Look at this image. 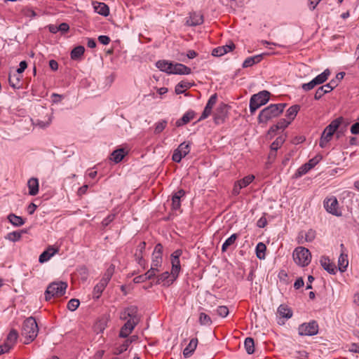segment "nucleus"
<instances>
[{
    "label": "nucleus",
    "mask_w": 359,
    "mask_h": 359,
    "mask_svg": "<svg viewBox=\"0 0 359 359\" xmlns=\"http://www.w3.org/2000/svg\"><path fill=\"white\" fill-rule=\"evenodd\" d=\"M67 287V284L65 282H53L50 283L46 292L45 299L48 302L52 298L60 297L65 294Z\"/></svg>",
    "instance_id": "4"
},
{
    "label": "nucleus",
    "mask_w": 359,
    "mask_h": 359,
    "mask_svg": "<svg viewBox=\"0 0 359 359\" xmlns=\"http://www.w3.org/2000/svg\"><path fill=\"white\" fill-rule=\"evenodd\" d=\"M25 231H13L11 233H9L7 236V238L10 241H12L13 242L19 241L21 237L22 234L25 233Z\"/></svg>",
    "instance_id": "51"
},
{
    "label": "nucleus",
    "mask_w": 359,
    "mask_h": 359,
    "mask_svg": "<svg viewBox=\"0 0 359 359\" xmlns=\"http://www.w3.org/2000/svg\"><path fill=\"white\" fill-rule=\"evenodd\" d=\"M167 126V121L165 120H162L158 123H156V127L154 130V133L156 134L161 133L166 127Z\"/></svg>",
    "instance_id": "55"
},
{
    "label": "nucleus",
    "mask_w": 359,
    "mask_h": 359,
    "mask_svg": "<svg viewBox=\"0 0 359 359\" xmlns=\"http://www.w3.org/2000/svg\"><path fill=\"white\" fill-rule=\"evenodd\" d=\"M155 276H156L154 275V273H152L149 270H148L144 274L136 276L134 278L133 281L135 283H140L145 282L148 280H151Z\"/></svg>",
    "instance_id": "37"
},
{
    "label": "nucleus",
    "mask_w": 359,
    "mask_h": 359,
    "mask_svg": "<svg viewBox=\"0 0 359 359\" xmlns=\"http://www.w3.org/2000/svg\"><path fill=\"white\" fill-rule=\"evenodd\" d=\"M80 302L77 299H72L67 303V309L72 311H75L79 306Z\"/></svg>",
    "instance_id": "54"
},
{
    "label": "nucleus",
    "mask_w": 359,
    "mask_h": 359,
    "mask_svg": "<svg viewBox=\"0 0 359 359\" xmlns=\"http://www.w3.org/2000/svg\"><path fill=\"white\" fill-rule=\"evenodd\" d=\"M76 273L82 281H86L88 279L89 275L88 269L84 265L79 266L76 269Z\"/></svg>",
    "instance_id": "41"
},
{
    "label": "nucleus",
    "mask_w": 359,
    "mask_h": 359,
    "mask_svg": "<svg viewBox=\"0 0 359 359\" xmlns=\"http://www.w3.org/2000/svg\"><path fill=\"white\" fill-rule=\"evenodd\" d=\"M222 47L223 48V53L226 54L232 51L235 48V45L233 43L231 42L229 44H226Z\"/></svg>",
    "instance_id": "62"
},
{
    "label": "nucleus",
    "mask_w": 359,
    "mask_h": 359,
    "mask_svg": "<svg viewBox=\"0 0 359 359\" xmlns=\"http://www.w3.org/2000/svg\"><path fill=\"white\" fill-rule=\"evenodd\" d=\"M321 266L325 270H326L330 274H335L337 272V268L333 262H330L329 257L323 256L320 260Z\"/></svg>",
    "instance_id": "19"
},
{
    "label": "nucleus",
    "mask_w": 359,
    "mask_h": 359,
    "mask_svg": "<svg viewBox=\"0 0 359 359\" xmlns=\"http://www.w3.org/2000/svg\"><path fill=\"white\" fill-rule=\"evenodd\" d=\"M343 117H338L333 120L323 130L319 145L321 148H325L327 143L332 140L334 133L337 130L340 125L343 123Z\"/></svg>",
    "instance_id": "3"
},
{
    "label": "nucleus",
    "mask_w": 359,
    "mask_h": 359,
    "mask_svg": "<svg viewBox=\"0 0 359 359\" xmlns=\"http://www.w3.org/2000/svg\"><path fill=\"white\" fill-rule=\"evenodd\" d=\"M177 150L179 151L184 156H186L190 151V144L187 142H184L179 145Z\"/></svg>",
    "instance_id": "49"
},
{
    "label": "nucleus",
    "mask_w": 359,
    "mask_h": 359,
    "mask_svg": "<svg viewBox=\"0 0 359 359\" xmlns=\"http://www.w3.org/2000/svg\"><path fill=\"white\" fill-rule=\"evenodd\" d=\"M278 313L280 317L285 318L287 319L290 318L293 314L292 309L286 304H280L278 306Z\"/></svg>",
    "instance_id": "27"
},
{
    "label": "nucleus",
    "mask_w": 359,
    "mask_h": 359,
    "mask_svg": "<svg viewBox=\"0 0 359 359\" xmlns=\"http://www.w3.org/2000/svg\"><path fill=\"white\" fill-rule=\"evenodd\" d=\"M29 194L36 196L39 192V181H27Z\"/></svg>",
    "instance_id": "46"
},
{
    "label": "nucleus",
    "mask_w": 359,
    "mask_h": 359,
    "mask_svg": "<svg viewBox=\"0 0 359 359\" xmlns=\"http://www.w3.org/2000/svg\"><path fill=\"white\" fill-rule=\"evenodd\" d=\"M69 29V25L66 22H62L60 25H58V31L61 32V34L67 33Z\"/></svg>",
    "instance_id": "59"
},
{
    "label": "nucleus",
    "mask_w": 359,
    "mask_h": 359,
    "mask_svg": "<svg viewBox=\"0 0 359 359\" xmlns=\"http://www.w3.org/2000/svg\"><path fill=\"white\" fill-rule=\"evenodd\" d=\"M163 246L161 243H157L151 255V264L149 271L154 273L156 276V273L160 271V268L163 263Z\"/></svg>",
    "instance_id": "7"
},
{
    "label": "nucleus",
    "mask_w": 359,
    "mask_h": 359,
    "mask_svg": "<svg viewBox=\"0 0 359 359\" xmlns=\"http://www.w3.org/2000/svg\"><path fill=\"white\" fill-rule=\"evenodd\" d=\"M191 87V83H189L188 81H182L175 86V93L177 95L182 94V93H184V91L187 89H189Z\"/></svg>",
    "instance_id": "43"
},
{
    "label": "nucleus",
    "mask_w": 359,
    "mask_h": 359,
    "mask_svg": "<svg viewBox=\"0 0 359 359\" xmlns=\"http://www.w3.org/2000/svg\"><path fill=\"white\" fill-rule=\"evenodd\" d=\"M203 15L201 13H191L187 23L191 26H197L203 22Z\"/></svg>",
    "instance_id": "23"
},
{
    "label": "nucleus",
    "mask_w": 359,
    "mask_h": 359,
    "mask_svg": "<svg viewBox=\"0 0 359 359\" xmlns=\"http://www.w3.org/2000/svg\"><path fill=\"white\" fill-rule=\"evenodd\" d=\"M238 237V235L237 233H233L229 238H228L222 246V251L223 252H226L231 245L235 243Z\"/></svg>",
    "instance_id": "42"
},
{
    "label": "nucleus",
    "mask_w": 359,
    "mask_h": 359,
    "mask_svg": "<svg viewBox=\"0 0 359 359\" xmlns=\"http://www.w3.org/2000/svg\"><path fill=\"white\" fill-rule=\"evenodd\" d=\"M294 262L300 266H308L311 260L310 251L304 247H297L292 253Z\"/></svg>",
    "instance_id": "5"
},
{
    "label": "nucleus",
    "mask_w": 359,
    "mask_h": 359,
    "mask_svg": "<svg viewBox=\"0 0 359 359\" xmlns=\"http://www.w3.org/2000/svg\"><path fill=\"white\" fill-rule=\"evenodd\" d=\"M131 342V340L126 339L122 344H120L114 348L113 353L116 355L121 354L128 349Z\"/></svg>",
    "instance_id": "38"
},
{
    "label": "nucleus",
    "mask_w": 359,
    "mask_h": 359,
    "mask_svg": "<svg viewBox=\"0 0 359 359\" xmlns=\"http://www.w3.org/2000/svg\"><path fill=\"white\" fill-rule=\"evenodd\" d=\"M136 325H137L135 324V323L126 321V323L121 327L118 336L121 338L128 337L131 334Z\"/></svg>",
    "instance_id": "21"
},
{
    "label": "nucleus",
    "mask_w": 359,
    "mask_h": 359,
    "mask_svg": "<svg viewBox=\"0 0 359 359\" xmlns=\"http://www.w3.org/2000/svg\"><path fill=\"white\" fill-rule=\"evenodd\" d=\"M300 109V107L297 104L291 106L286 111V117L290 121V122L294 119L298 111Z\"/></svg>",
    "instance_id": "40"
},
{
    "label": "nucleus",
    "mask_w": 359,
    "mask_h": 359,
    "mask_svg": "<svg viewBox=\"0 0 359 359\" xmlns=\"http://www.w3.org/2000/svg\"><path fill=\"white\" fill-rule=\"evenodd\" d=\"M332 90L329 89V86L326 85H323L319 87L316 93L314 95V99L316 100H320L325 94L331 92Z\"/></svg>",
    "instance_id": "44"
},
{
    "label": "nucleus",
    "mask_w": 359,
    "mask_h": 359,
    "mask_svg": "<svg viewBox=\"0 0 359 359\" xmlns=\"http://www.w3.org/2000/svg\"><path fill=\"white\" fill-rule=\"evenodd\" d=\"M18 337V332L13 329L8 333L4 345L6 346V351H10L15 344Z\"/></svg>",
    "instance_id": "17"
},
{
    "label": "nucleus",
    "mask_w": 359,
    "mask_h": 359,
    "mask_svg": "<svg viewBox=\"0 0 359 359\" xmlns=\"http://www.w3.org/2000/svg\"><path fill=\"white\" fill-rule=\"evenodd\" d=\"M245 348L248 354H252L255 352V341L252 337H247L244 342Z\"/></svg>",
    "instance_id": "45"
},
{
    "label": "nucleus",
    "mask_w": 359,
    "mask_h": 359,
    "mask_svg": "<svg viewBox=\"0 0 359 359\" xmlns=\"http://www.w3.org/2000/svg\"><path fill=\"white\" fill-rule=\"evenodd\" d=\"M351 133L354 135L359 134V123L358 122H357L351 126Z\"/></svg>",
    "instance_id": "64"
},
{
    "label": "nucleus",
    "mask_w": 359,
    "mask_h": 359,
    "mask_svg": "<svg viewBox=\"0 0 359 359\" xmlns=\"http://www.w3.org/2000/svg\"><path fill=\"white\" fill-rule=\"evenodd\" d=\"M172 63L167 60H158L156 64L158 69L168 74H171L170 71L172 70Z\"/></svg>",
    "instance_id": "29"
},
{
    "label": "nucleus",
    "mask_w": 359,
    "mask_h": 359,
    "mask_svg": "<svg viewBox=\"0 0 359 359\" xmlns=\"http://www.w3.org/2000/svg\"><path fill=\"white\" fill-rule=\"evenodd\" d=\"M182 250H177L171 254L172 270L171 273L175 278H177L181 270L180 257L182 255Z\"/></svg>",
    "instance_id": "10"
},
{
    "label": "nucleus",
    "mask_w": 359,
    "mask_h": 359,
    "mask_svg": "<svg viewBox=\"0 0 359 359\" xmlns=\"http://www.w3.org/2000/svg\"><path fill=\"white\" fill-rule=\"evenodd\" d=\"M183 157L184 156L176 149L172 154V158L175 162L179 163Z\"/></svg>",
    "instance_id": "60"
},
{
    "label": "nucleus",
    "mask_w": 359,
    "mask_h": 359,
    "mask_svg": "<svg viewBox=\"0 0 359 359\" xmlns=\"http://www.w3.org/2000/svg\"><path fill=\"white\" fill-rule=\"evenodd\" d=\"M126 154V152L123 149H118L111 153V159L115 163H118L122 161Z\"/></svg>",
    "instance_id": "39"
},
{
    "label": "nucleus",
    "mask_w": 359,
    "mask_h": 359,
    "mask_svg": "<svg viewBox=\"0 0 359 359\" xmlns=\"http://www.w3.org/2000/svg\"><path fill=\"white\" fill-rule=\"evenodd\" d=\"M146 248V242H140L137 246V249L135 253V260L137 263L142 266L144 269L146 268V261L144 259V253Z\"/></svg>",
    "instance_id": "12"
},
{
    "label": "nucleus",
    "mask_w": 359,
    "mask_h": 359,
    "mask_svg": "<svg viewBox=\"0 0 359 359\" xmlns=\"http://www.w3.org/2000/svg\"><path fill=\"white\" fill-rule=\"evenodd\" d=\"M85 52V48L82 46L75 47L71 52V58L74 60H81Z\"/></svg>",
    "instance_id": "33"
},
{
    "label": "nucleus",
    "mask_w": 359,
    "mask_h": 359,
    "mask_svg": "<svg viewBox=\"0 0 359 359\" xmlns=\"http://www.w3.org/2000/svg\"><path fill=\"white\" fill-rule=\"evenodd\" d=\"M252 181H236L234 184L232 194L237 196L240 194L241 189L248 187Z\"/></svg>",
    "instance_id": "35"
},
{
    "label": "nucleus",
    "mask_w": 359,
    "mask_h": 359,
    "mask_svg": "<svg viewBox=\"0 0 359 359\" xmlns=\"http://www.w3.org/2000/svg\"><path fill=\"white\" fill-rule=\"evenodd\" d=\"M316 86V83L313 79L309 83H303L302 85V88L304 91H309V90H312L313 88H314Z\"/></svg>",
    "instance_id": "57"
},
{
    "label": "nucleus",
    "mask_w": 359,
    "mask_h": 359,
    "mask_svg": "<svg viewBox=\"0 0 359 359\" xmlns=\"http://www.w3.org/2000/svg\"><path fill=\"white\" fill-rule=\"evenodd\" d=\"M322 159L321 156L317 155L313 158L310 159L307 164H309V166L311 167V169L313 168L316 165H317L320 161Z\"/></svg>",
    "instance_id": "58"
},
{
    "label": "nucleus",
    "mask_w": 359,
    "mask_h": 359,
    "mask_svg": "<svg viewBox=\"0 0 359 359\" xmlns=\"http://www.w3.org/2000/svg\"><path fill=\"white\" fill-rule=\"evenodd\" d=\"M290 121L285 118L279 120L276 125H273L269 128L268 131L269 135L275 134L278 130H284L290 124Z\"/></svg>",
    "instance_id": "22"
},
{
    "label": "nucleus",
    "mask_w": 359,
    "mask_h": 359,
    "mask_svg": "<svg viewBox=\"0 0 359 359\" xmlns=\"http://www.w3.org/2000/svg\"><path fill=\"white\" fill-rule=\"evenodd\" d=\"M8 82L10 86L13 88H19L20 79L18 77L17 74L9 75Z\"/></svg>",
    "instance_id": "48"
},
{
    "label": "nucleus",
    "mask_w": 359,
    "mask_h": 359,
    "mask_svg": "<svg viewBox=\"0 0 359 359\" xmlns=\"http://www.w3.org/2000/svg\"><path fill=\"white\" fill-rule=\"evenodd\" d=\"M115 218V215H109L106 218H104L102 222V224L103 226H108Z\"/></svg>",
    "instance_id": "61"
},
{
    "label": "nucleus",
    "mask_w": 359,
    "mask_h": 359,
    "mask_svg": "<svg viewBox=\"0 0 359 359\" xmlns=\"http://www.w3.org/2000/svg\"><path fill=\"white\" fill-rule=\"evenodd\" d=\"M285 139L283 136L278 137L271 144V155H276V151L283 145Z\"/></svg>",
    "instance_id": "30"
},
{
    "label": "nucleus",
    "mask_w": 359,
    "mask_h": 359,
    "mask_svg": "<svg viewBox=\"0 0 359 359\" xmlns=\"http://www.w3.org/2000/svg\"><path fill=\"white\" fill-rule=\"evenodd\" d=\"M107 284L100 280V282L93 288V298L94 299H98L102 295V293L107 287Z\"/></svg>",
    "instance_id": "28"
},
{
    "label": "nucleus",
    "mask_w": 359,
    "mask_h": 359,
    "mask_svg": "<svg viewBox=\"0 0 359 359\" xmlns=\"http://www.w3.org/2000/svg\"><path fill=\"white\" fill-rule=\"evenodd\" d=\"M311 170V167L309 166V164H307L306 163L305 164H304L303 165H302L297 171V172L295 173V177H302L303 175L306 174L308 172L309 170Z\"/></svg>",
    "instance_id": "53"
},
{
    "label": "nucleus",
    "mask_w": 359,
    "mask_h": 359,
    "mask_svg": "<svg viewBox=\"0 0 359 359\" xmlns=\"http://www.w3.org/2000/svg\"><path fill=\"white\" fill-rule=\"evenodd\" d=\"M263 55V54H260L246 58L243 63V67H250L254 65L255 64L259 63L262 60Z\"/></svg>",
    "instance_id": "26"
},
{
    "label": "nucleus",
    "mask_w": 359,
    "mask_h": 359,
    "mask_svg": "<svg viewBox=\"0 0 359 359\" xmlns=\"http://www.w3.org/2000/svg\"><path fill=\"white\" fill-rule=\"evenodd\" d=\"M39 327L36 320L29 317L27 318L22 325V335L25 338V344L32 341L37 336Z\"/></svg>",
    "instance_id": "2"
},
{
    "label": "nucleus",
    "mask_w": 359,
    "mask_h": 359,
    "mask_svg": "<svg viewBox=\"0 0 359 359\" xmlns=\"http://www.w3.org/2000/svg\"><path fill=\"white\" fill-rule=\"evenodd\" d=\"M8 221L15 226H20L25 224V219L13 213L8 216Z\"/></svg>",
    "instance_id": "36"
},
{
    "label": "nucleus",
    "mask_w": 359,
    "mask_h": 359,
    "mask_svg": "<svg viewBox=\"0 0 359 359\" xmlns=\"http://www.w3.org/2000/svg\"><path fill=\"white\" fill-rule=\"evenodd\" d=\"M185 191L182 189L174 193L172 196V210L181 212V198L185 196Z\"/></svg>",
    "instance_id": "16"
},
{
    "label": "nucleus",
    "mask_w": 359,
    "mask_h": 359,
    "mask_svg": "<svg viewBox=\"0 0 359 359\" xmlns=\"http://www.w3.org/2000/svg\"><path fill=\"white\" fill-rule=\"evenodd\" d=\"M216 313L219 316H220L222 318H225L228 316L229 311V309L227 306H219L217 308Z\"/></svg>",
    "instance_id": "52"
},
{
    "label": "nucleus",
    "mask_w": 359,
    "mask_h": 359,
    "mask_svg": "<svg viewBox=\"0 0 359 359\" xmlns=\"http://www.w3.org/2000/svg\"><path fill=\"white\" fill-rule=\"evenodd\" d=\"M199 323L202 325H210L212 323V320L206 313H201L199 315Z\"/></svg>",
    "instance_id": "50"
},
{
    "label": "nucleus",
    "mask_w": 359,
    "mask_h": 359,
    "mask_svg": "<svg viewBox=\"0 0 359 359\" xmlns=\"http://www.w3.org/2000/svg\"><path fill=\"white\" fill-rule=\"evenodd\" d=\"M171 74H181V75H188L191 74V69L189 67L181 64V63H175L172 65V70L170 71Z\"/></svg>",
    "instance_id": "18"
},
{
    "label": "nucleus",
    "mask_w": 359,
    "mask_h": 359,
    "mask_svg": "<svg viewBox=\"0 0 359 359\" xmlns=\"http://www.w3.org/2000/svg\"><path fill=\"white\" fill-rule=\"evenodd\" d=\"M196 113L193 110H189L187 111L181 118L178 119L176 123L175 126L177 127H181L184 125L187 124L189 123L191 120H193L195 118Z\"/></svg>",
    "instance_id": "20"
},
{
    "label": "nucleus",
    "mask_w": 359,
    "mask_h": 359,
    "mask_svg": "<svg viewBox=\"0 0 359 359\" xmlns=\"http://www.w3.org/2000/svg\"><path fill=\"white\" fill-rule=\"evenodd\" d=\"M115 271V265L111 264L110 266L107 269L106 271L104 272L102 279L100 280L103 283L108 285L109 282L110 281L112 276L114 275Z\"/></svg>",
    "instance_id": "34"
},
{
    "label": "nucleus",
    "mask_w": 359,
    "mask_h": 359,
    "mask_svg": "<svg viewBox=\"0 0 359 359\" xmlns=\"http://www.w3.org/2000/svg\"><path fill=\"white\" fill-rule=\"evenodd\" d=\"M217 100V95L216 93H215L214 95L210 96V97L208 100V102L205 107V109H204L201 117L198 120V122L205 119L211 114L212 109L213 107L215 105Z\"/></svg>",
    "instance_id": "11"
},
{
    "label": "nucleus",
    "mask_w": 359,
    "mask_h": 359,
    "mask_svg": "<svg viewBox=\"0 0 359 359\" xmlns=\"http://www.w3.org/2000/svg\"><path fill=\"white\" fill-rule=\"evenodd\" d=\"M58 252L59 248L50 245L40 255L39 262L41 264L46 262Z\"/></svg>",
    "instance_id": "15"
},
{
    "label": "nucleus",
    "mask_w": 359,
    "mask_h": 359,
    "mask_svg": "<svg viewBox=\"0 0 359 359\" xmlns=\"http://www.w3.org/2000/svg\"><path fill=\"white\" fill-rule=\"evenodd\" d=\"M266 246L263 243H259L256 246V255L259 259H264L265 258V252Z\"/></svg>",
    "instance_id": "47"
},
{
    "label": "nucleus",
    "mask_w": 359,
    "mask_h": 359,
    "mask_svg": "<svg viewBox=\"0 0 359 359\" xmlns=\"http://www.w3.org/2000/svg\"><path fill=\"white\" fill-rule=\"evenodd\" d=\"M177 279L173 276V274L165 271L158 275L156 277V284H163L164 286H170Z\"/></svg>",
    "instance_id": "14"
},
{
    "label": "nucleus",
    "mask_w": 359,
    "mask_h": 359,
    "mask_svg": "<svg viewBox=\"0 0 359 359\" xmlns=\"http://www.w3.org/2000/svg\"><path fill=\"white\" fill-rule=\"evenodd\" d=\"M305 233V241L306 242H311L313 241L316 238V231L313 229H309L307 232Z\"/></svg>",
    "instance_id": "56"
},
{
    "label": "nucleus",
    "mask_w": 359,
    "mask_h": 359,
    "mask_svg": "<svg viewBox=\"0 0 359 359\" xmlns=\"http://www.w3.org/2000/svg\"><path fill=\"white\" fill-rule=\"evenodd\" d=\"M348 265V256L346 254L341 253L338 259V267L341 272L346 271Z\"/></svg>",
    "instance_id": "31"
},
{
    "label": "nucleus",
    "mask_w": 359,
    "mask_h": 359,
    "mask_svg": "<svg viewBox=\"0 0 359 359\" xmlns=\"http://www.w3.org/2000/svg\"><path fill=\"white\" fill-rule=\"evenodd\" d=\"M286 104H271L263 109L259 116V123H266L269 120L278 116L284 110Z\"/></svg>",
    "instance_id": "1"
},
{
    "label": "nucleus",
    "mask_w": 359,
    "mask_h": 359,
    "mask_svg": "<svg viewBox=\"0 0 359 359\" xmlns=\"http://www.w3.org/2000/svg\"><path fill=\"white\" fill-rule=\"evenodd\" d=\"M324 206L330 213L337 216L341 215V212L338 210V201L335 197L325 201Z\"/></svg>",
    "instance_id": "13"
},
{
    "label": "nucleus",
    "mask_w": 359,
    "mask_h": 359,
    "mask_svg": "<svg viewBox=\"0 0 359 359\" xmlns=\"http://www.w3.org/2000/svg\"><path fill=\"white\" fill-rule=\"evenodd\" d=\"M212 55L216 57H220L224 55L223 53V48L222 46H219L215 49H213Z\"/></svg>",
    "instance_id": "63"
},
{
    "label": "nucleus",
    "mask_w": 359,
    "mask_h": 359,
    "mask_svg": "<svg viewBox=\"0 0 359 359\" xmlns=\"http://www.w3.org/2000/svg\"><path fill=\"white\" fill-rule=\"evenodd\" d=\"M318 332V325L316 321L301 324L298 327V333L300 336H313Z\"/></svg>",
    "instance_id": "9"
},
{
    "label": "nucleus",
    "mask_w": 359,
    "mask_h": 359,
    "mask_svg": "<svg viewBox=\"0 0 359 359\" xmlns=\"http://www.w3.org/2000/svg\"><path fill=\"white\" fill-rule=\"evenodd\" d=\"M197 344H198L197 338L191 339L190 340L189 344L187 345V346L183 351L184 356L185 358L190 357L194 352L195 349L196 348Z\"/></svg>",
    "instance_id": "25"
},
{
    "label": "nucleus",
    "mask_w": 359,
    "mask_h": 359,
    "mask_svg": "<svg viewBox=\"0 0 359 359\" xmlns=\"http://www.w3.org/2000/svg\"><path fill=\"white\" fill-rule=\"evenodd\" d=\"M120 319L135 323V324L137 325L140 322L137 307L136 306H130L124 309L120 313Z\"/></svg>",
    "instance_id": "8"
},
{
    "label": "nucleus",
    "mask_w": 359,
    "mask_h": 359,
    "mask_svg": "<svg viewBox=\"0 0 359 359\" xmlns=\"http://www.w3.org/2000/svg\"><path fill=\"white\" fill-rule=\"evenodd\" d=\"M270 97V93L267 90H262L253 95L250 100V111L253 114L256 110L268 102Z\"/></svg>",
    "instance_id": "6"
},
{
    "label": "nucleus",
    "mask_w": 359,
    "mask_h": 359,
    "mask_svg": "<svg viewBox=\"0 0 359 359\" xmlns=\"http://www.w3.org/2000/svg\"><path fill=\"white\" fill-rule=\"evenodd\" d=\"M94 10L96 13L103 16H107L109 14V6L104 3L93 2Z\"/></svg>",
    "instance_id": "24"
},
{
    "label": "nucleus",
    "mask_w": 359,
    "mask_h": 359,
    "mask_svg": "<svg viewBox=\"0 0 359 359\" xmlns=\"http://www.w3.org/2000/svg\"><path fill=\"white\" fill-rule=\"evenodd\" d=\"M331 72L330 69H326L323 72L318 75L313 79V81L316 83V85H320L325 83L329 78Z\"/></svg>",
    "instance_id": "32"
}]
</instances>
